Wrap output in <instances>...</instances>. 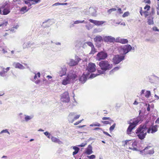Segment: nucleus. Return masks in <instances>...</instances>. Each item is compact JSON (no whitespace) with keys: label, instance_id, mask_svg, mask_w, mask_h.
<instances>
[{"label":"nucleus","instance_id":"obj_1","mask_svg":"<svg viewBox=\"0 0 159 159\" xmlns=\"http://www.w3.org/2000/svg\"><path fill=\"white\" fill-rule=\"evenodd\" d=\"M97 64L101 69L98 70V72L99 74H105L106 71L111 70L113 66L112 64H110L107 60L101 61L97 62Z\"/></svg>","mask_w":159,"mask_h":159},{"label":"nucleus","instance_id":"obj_27","mask_svg":"<svg viewBox=\"0 0 159 159\" xmlns=\"http://www.w3.org/2000/svg\"><path fill=\"white\" fill-rule=\"evenodd\" d=\"M51 139L52 142L55 143H58L59 144H60V143L61 142L57 138L53 136L52 137Z\"/></svg>","mask_w":159,"mask_h":159},{"label":"nucleus","instance_id":"obj_44","mask_svg":"<svg viewBox=\"0 0 159 159\" xmlns=\"http://www.w3.org/2000/svg\"><path fill=\"white\" fill-rule=\"evenodd\" d=\"M75 114L74 112H71L69 115V119L71 120L72 119V117Z\"/></svg>","mask_w":159,"mask_h":159},{"label":"nucleus","instance_id":"obj_45","mask_svg":"<svg viewBox=\"0 0 159 159\" xmlns=\"http://www.w3.org/2000/svg\"><path fill=\"white\" fill-rule=\"evenodd\" d=\"M85 43L87 44L88 46L91 47H92L94 46L92 43L91 42H86Z\"/></svg>","mask_w":159,"mask_h":159},{"label":"nucleus","instance_id":"obj_58","mask_svg":"<svg viewBox=\"0 0 159 159\" xmlns=\"http://www.w3.org/2000/svg\"><path fill=\"white\" fill-rule=\"evenodd\" d=\"M102 122L103 124H110V125H111V123H110L109 122V121H107V120L103 121H102Z\"/></svg>","mask_w":159,"mask_h":159},{"label":"nucleus","instance_id":"obj_17","mask_svg":"<svg viewBox=\"0 0 159 159\" xmlns=\"http://www.w3.org/2000/svg\"><path fill=\"white\" fill-rule=\"evenodd\" d=\"M151 148L150 146H148L146 147L143 150H142L141 152L142 153H143V151H146V153L145 154H153L154 152L153 149H152L151 150H148L149 149Z\"/></svg>","mask_w":159,"mask_h":159},{"label":"nucleus","instance_id":"obj_18","mask_svg":"<svg viewBox=\"0 0 159 159\" xmlns=\"http://www.w3.org/2000/svg\"><path fill=\"white\" fill-rule=\"evenodd\" d=\"M67 69L65 66H64L61 68L60 71L58 72V73L60 77H62L63 75H66Z\"/></svg>","mask_w":159,"mask_h":159},{"label":"nucleus","instance_id":"obj_46","mask_svg":"<svg viewBox=\"0 0 159 159\" xmlns=\"http://www.w3.org/2000/svg\"><path fill=\"white\" fill-rule=\"evenodd\" d=\"M7 133L9 134H10V132L8 131L7 129H5L4 130H2L0 133V134H1L3 133Z\"/></svg>","mask_w":159,"mask_h":159},{"label":"nucleus","instance_id":"obj_8","mask_svg":"<svg viewBox=\"0 0 159 159\" xmlns=\"http://www.w3.org/2000/svg\"><path fill=\"white\" fill-rule=\"evenodd\" d=\"M89 75V73H83L82 75L79 77L78 80L80 82L83 84H84L87 80Z\"/></svg>","mask_w":159,"mask_h":159},{"label":"nucleus","instance_id":"obj_60","mask_svg":"<svg viewBox=\"0 0 159 159\" xmlns=\"http://www.w3.org/2000/svg\"><path fill=\"white\" fill-rule=\"evenodd\" d=\"M83 120V119H82L81 120L78 121L76 122L74 124L75 125H77L79 124Z\"/></svg>","mask_w":159,"mask_h":159},{"label":"nucleus","instance_id":"obj_52","mask_svg":"<svg viewBox=\"0 0 159 159\" xmlns=\"http://www.w3.org/2000/svg\"><path fill=\"white\" fill-rule=\"evenodd\" d=\"M5 71H3V70H2V71H1L0 72V75L1 76L4 77L6 76V75L5 74Z\"/></svg>","mask_w":159,"mask_h":159},{"label":"nucleus","instance_id":"obj_34","mask_svg":"<svg viewBox=\"0 0 159 159\" xmlns=\"http://www.w3.org/2000/svg\"><path fill=\"white\" fill-rule=\"evenodd\" d=\"M120 68V66H117L115 67L114 69L111 70L110 72V74L113 73L114 72L118 70Z\"/></svg>","mask_w":159,"mask_h":159},{"label":"nucleus","instance_id":"obj_11","mask_svg":"<svg viewBox=\"0 0 159 159\" xmlns=\"http://www.w3.org/2000/svg\"><path fill=\"white\" fill-rule=\"evenodd\" d=\"M153 125V122L151 121H150L147 120L143 125H140V126H142V127L147 130L149 128H150L151 127V126H152Z\"/></svg>","mask_w":159,"mask_h":159},{"label":"nucleus","instance_id":"obj_35","mask_svg":"<svg viewBox=\"0 0 159 159\" xmlns=\"http://www.w3.org/2000/svg\"><path fill=\"white\" fill-rule=\"evenodd\" d=\"M8 24V21L6 20H4L1 24H0V27H4L7 25Z\"/></svg>","mask_w":159,"mask_h":159},{"label":"nucleus","instance_id":"obj_33","mask_svg":"<svg viewBox=\"0 0 159 159\" xmlns=\"http://www.w3.org/2000/svg\"><path fill=\"white\" fill-rule=\"evenodd\" d=\"M128 42V40L126 39L121 38L120 43L122 44L127 43Z\"/></svg>","mask_w":159,"mask_h":159},{"label":"nucleus","instance_id":"obj_57","mask_svg":"<svg viewBox=\"0 0 159 159\" xmlns=\"http://www.w3.org/2000/svg\"><path fill=\"white\" fill-rule=\"evenodd\" d=\"M87 144V143H82L80 145H78V146L80 147H83L85 146Z\"/></svg>","mask_w":159,"mask_h":159},{"label":"nucleus","instance_id":"obj_63","mask_svg":"<svg viewBox=\"0 0 159 159\" xmlns=\"http://www.w3.org/2000/svg\"><path fill=\"white\" fill-rule=\"evenodd\" d=\"M93 130H100L102 131H103V129H102L101 128H99V127H96V128H94L93 129Z\"/></svg>","mask_w":159,"mask_h":159},{"label":"nucleus","instance_id":"obj_9","mask_svg":"<svg viewBox=\"0 0 159 159\" xmlns=\"http://www.w3.org/2000/svg\"><path fill=\"white\" fill-rule=\"evenodd\" d=\"M80 60V58L78 57H75V60L70 59L69 62H68V64L70 66H74L77 65Z\"/></svg>","mask_w":159,"mask_h":159},{"label":"nucleus","instance_id":"obj_55","mask_svg":"<svg viewBox=\"0 0 159 159\" xmlns=\"http://www.w3.org/2000/svg\"><path fill=\"white\" fill-rule=\"evenodd\" d=\"M91 15L93 16H96V11L95 9H93V11Z\"/></svg>","mask_w":159,"mask_h":159},{"label":"nucleus","instance_id":"obj_39","mask_svg":"<svg viewBox=\"0 0 159 159\" xmlns=\"http://www.w3.org/2000/svg\"><path fill=\"white\" fill-rule=\"evenodd\" d=\"M116 10V9L115 8H112L108 10L107 11V12L108 14H110L113 11H115Z\"/></svg>","mask_w":159,"mask_h":159},{"label":"nucleus","instance_id":"obj_28","mask_svg":"<svg viewBox=\"0 0 159 159\" xmlns=\"http://www.w3.org/2000/svg\"><path fill=\"white\" fill-rule=\"evenodd\" d=\"M34 74H35V75L34 76V79L32 80L33 82H34V81L37 78V76L39 78L41 75L40 73L39 72H38L37 74L34 73Z\"/></svg>","mask_w":159,"mask_h":159},{"label":"nucleus","instance_id":"obj_14","mask_svg":"<svg viewBox=\"0 0 159 159\" xmlns=\"http://www.w3.org/2000/svg\"><path fill=\"white\" fill-rule=\"evenodd\" d=\"M157 131V125H153L150 128H149L148 129L147 132L149 134L150 133L153 134Z\"/></svg>","mask_w":159,"mask_h":159},{"label":"nucleus","instance_id":"obj_21","mask_svg":"<svg viewBox=\"0 0 159 159\" xmlns=\"http://www.w3.org/2000/svg\"><path fill=\"white\" fill-rule=\"evenodd\" d=\"M13 65L16 68H19L21 69H25V67L19 63H15L13 64Z\"/></svg>","mask_w":159,"mask_h":159},{"label":"nucleus","instance_id":"obj_3","mask_svg":"<svg viewBox=\"0 0 159 159\" xmlns=\"http://www.w3.org/2000/svg\"><path fill=\"white\" fill-rule=\"evenodd\" d=\"M147 133V130L140 125L136 130L137 136L141 140L145 138Z\"/></svg>","mask_w":159,"mask_h":159},{"label":"nucleus","instance_id":"obj_42","mask_svg":"<svg viewBox=\"0 0 159 159\" xmlns=\"http://www.w3.org/2000/svg\"><path fill=\"white\" fill-rule=\"evenodd\" d=\"M25 119L26 121H28V120L31 119L33 118V116H29L25 115Z\"/></svg>","mask_w":159,"mask_h":159},{"label":"nucleus","instance_id":"obj_40","mask_svg":"<svg viewBox=\"0 0 159 159\" xmlns=\"http://www.w3.org/2000/svg\"><path fill=\"white\" fill-rule=\"evenodd\" d=\"M91 50L89 53V54H94L96 52V49L93 46L92 47H91Z\"/></svg>","mask_w":159,"mask_h":159},{"label":"nucleus","instance_id":"obj_64","mask_svg":"<svg viewBox=\"0 0 159 159\" xmlns=\"http://www.w3.org/2000/svg\"><path fill=\"white\" fill-rule=\"evenodd\" d=\"M33 4H34V2H29V3H28L27 5H28V7H30L32 5H33Z\"/></svg>","mask_w":159,"mask_h":159},{"label":"nucleus","instance_id":"obj_62","mask_svg":"<svg viewBox=\"0 0 159 159\" xmlns=\"http://www.w3.org/2000/svg\"><path fill=\"white\" fill-rule=\"evenodd\" d=\"M103 131V133L104 134H106V135L107 136H109L111 137V136L107 132L103 131H103Z\"/></svg>","mask_w":159,"mask_h":159},{"label":"nucleus","instance_id":"obj_5","mask_svg":"<svg viewBox=\"0 0 159 159\" xmlns=\"http://www.w3.org/2000/svg\"><path fill=\"white\" fill-rule=\"evenodd\" d=\"M125 56L122 55H115L112 59V62L115 65L119 64L121 61L124 60Z\"/></svg>","mask_w":159,"mask_h":159},{"label":"nucleus","instance_id":"obj_26","mask_svg":"<svg viewBox=\"0 0 159 159\" xmlns=\"http://www.w3.org/2000/svg\"><path fill=\"white\" fill-rule=\"evenodd\" d=\"M31 45V44L30 42H28L26 43H25L23 45V47L24 49L30 47Z\"/></svg>","mask_w":159,"mask_h":159},{"label":"nucleus","instance_id":"obj_61","mask_svg":"<svg viewBox=\"0 0 159 159\" xmlns=\"http://www.w3.org/2000/svg\"><path fill=\"white\" fill-rule=\"evenodd\" d=\"M61 5V3L59 2H56L52 5V6H57Z\"/></svg>","mask_w":159,"mask_h":159},{"label":"nucleus","instance_id":"obj_4","mask_svg":"<svg viewBox=\"0 0 159 159\" xmlns=\"http://www.w3.org/2000/svg\"><path fill=\"white\" fill-rule=\"evenodd\" d=\"M132 47L130 44H127L121 46L119 52L122 55H125L131 50Z\"/></svg>","mask_w":159,"mask_h":159},{"label":"nucleus","instance_id":"obj_37","mask_svg":"<svg viewBox=\"0 0 159 159\" xmlns=\"http://www.w3.org/2000/svg\"><path fill=\"white\" fill-rule=\"evenodd\" d=\"M101 74H94V73H92L90 75V76H89V78L90 79H93L95 77L99 75H101Z\"/></svg>","mask_w":159,"mask_h":159},{"label":"nucleus","instance_id":"obj_43","mask_svg":"<svg viewBox=\"0 0 159 159\" xmlns=\"http://www.w3.org/2000/svg\"><path fill=\"white\" fill-rule=\"evenodd\" d=\"M155 9L154 8H152L151 9V11L149 14V15H150V16H153V15L155 14Z\"/></svg>","mask_w":159,"mask_h":159},{"label":"nucleus","instance_id":"obj_2","mask_svg":"<svg viewBox=\"0 0 159 159\" xmlns=\"http://www.w3.org/2000/svg\"><path fill=\"white\" fill-rule=\"evenodd\" d=\"M2 9V15H6L8 14L11 12V4L9 1H3L2 2L1 7Z\"/></svg>","mask_w":159,"mask_h":159},{"label":"nucleus","instance_id":"obj_7","mask_svg":"<svg viewBox=\"0 0 159 159\" xmlns=\"http://www.w3.org/2000/svg\"><path fill=\"white\" fill-rule=\"evenodd\" d=\"M61 100L65 102H68L70 101V98L68 92H66L61 95Z\"/></svg>","mask_w":159,"mask_h":159},{"label":"nucleus","instance_id":"obj_41","mask_svg":"<svg viewBox=\"0 0 159 159\" xmlns=\"http://www.w3.org/2000/svg\"><path fill=\"white\" fill-rule=\"evenodd\" d=\"M116 125V124L114 123L112 126H110L109 128V130L110 132H112L114 129Z\"/></svg>","mask_w":159,"mask_h":159},{"label":"nucleus","instance_id":"obj_50","mask_svg":"<svg viewBox=\"0 0 159 159\" xmlns=\"http://www.w3.org/2000/svg\"><path fill=\"white\" fill-rule=\"evenodd\" d=\"M129 14V13L128 11H126L122 15V16L123 17H125L128 16Z\"/></svg>","mask_w":159,"mask_h":159},{"label":"nucleus","instance_id":"obj_32","mask_svg":"<svg viewBox=\"0 0 159 159\" xmlns=\"http://www.w3.org/2000/svg\"><path fill=\"white\" fill-rule=\"evenodd\" d=\"M151 95V93L150 91L147 90L145 93V97L147 98H148L150 97Z\"/></svg>","mask_w":159,"mask_h":159},{"label":"nucleus","instance_id":"obj_53","mask_svg":"<svg viewBox=\"0 0 159 159\" xmlns=\"http://www.w3.org/2000/svg\"><path fill=\"white\" fill-rule=\"evenodd\" d=\"M150 8V6L148 5H146L144 7V9H147V11L149 10Z\"/></svg>","mask_w":159,"mask_h":159},{"label":"nucleus","instance_id":"obj_30","mask_svg":"<svg viewBox=\"0 0 159 159\" xmlns=\"http://www.w3.org/2000/svg\"><path fill=\"white\" fill-rule=\"evenodd\" d=\"M80 116V115H77L76 116H75L73 119H72L71 120L69 119V121L70 123H72L75 120H77L78 119Z\"/></svg>","mask_w":159,"mask_h":159},{"label":"nucleus","instance_id":"obj_29","mask_svg":"<svg viewBox=\"0 0 159 159\" xmlns=\"http://www.w3.org/2000/svg\"><path fill=\"white\" fill-rule=\"evenodd\" d=\"M30 8H29L28 9H27V7L26 6H25L23 7H22L20 9V11L21 12H27L29 11V10L30 9Z\"/></svg>","mask_w":159,"mask_h":159},{"label":"nucleus","instance_id":"obj_59","mask_svg":"<svg viewBox=\"0 0 159 159\" xmlns=\"http://www.w3.org/2000/svg\"><path fill=\"white\" fill-rule=\"evenodd\" d=\"M152 30H153L155 31H159V30L158 29L157 27L156 26H154L152 28Z\"/></svg>","mask_w":159,"mask_h":159},{"label":"nucleus","instance_id":"obj_51","mask_svg":"<svg viewBox=\"0 0 159 159\" xmlns=\"http://www.w3.org/2000/svg\"><path fill=\"white\" fill-rule=\"evenodd\" d=\"M121 39V38L120 37H117L116 39H115V42L120 43Z\"/></svg>","mask_w":159,"mask_h":159},{"label":"nucleus","instance_id":"obj_6","mask_svg":"<svg viewBox=\"0 0 159 159\" xmlns=\"http://www.w3.org/2000/svg\"><path fill=\"white\" fill-rule=\"evenodd\" d=\"M107 57L108 54L106 52L102 51L98 53L96 58L97 60L100 61L105 59Z\"/></svg>","mask_w":159,"mask_h":159},{"label":"nucleus","instance_id":"obj_48","mask_svg":"<svg viewBox=\"0 0 159 159\" xmlns=\"http://www.w3.org/2000/svg\"><path fill=\"white\" fill-rule=\"evenodd\" d=\"M102 120H111V121L112 122H113V120L111 119V118L110 117H104L102 118Z\"/></svg>","mask_w":159,"mask_h":159},{"label":"nucleus","instance_id":"obj_54","mask_svg":"<svg viewBox=\"0 0 159 159\" xmlns=\"http://www.w3.org/2000/svg\"><path fill=\"white\" fill-rule=\"evenodd\" d=\"M143 13L144 14L145 17H148L149 15V14L148 13V12L147 11H144L143 12Z\"/></svg>","mask_w":159,"mask_h":159},{"label":"nucleus","instance_id":"obj_15","mask_svg":"<svg viewBox=\"0 0 159 159\" xmlns=\"http://www.w3.org/2000/svg\"><path fill=\"white\" fill-rule=\"evenodd\" d=\"M129 125L127 130V133L129 134H131L132 130L136 127V125L132 122H129Z\"/></svg>","mask_w":159,"mask_h":159},{"label":"nucleus","instance_id":"obj_16","mask_svg":"<svg viewBox=\"0 0 159 159\" xmlns=\"http://www.w3.org/2000/svg\"><path fill=\"white\" fill-rule=\"evenodd\" d=\"M89 21L91 23L94 24L95 25L97 26H100L106 22L105 21H98L93 20L91 19L89 20Z\"/></svg>","mask_w":159,"mask_h":159},{"label":"nucleus","instance_id":"obj_10","mask_svg":"<svg viewBox=\"0 0 159 159\" xmlns=\"http://www.w3.org/2000/svg\"><path fill=\"white\" fill-rule=\"evenodd\" d=\"M96 66L94 63H90L88 66H87L86 70L88 71L87 73H89L94 72L96 70Z\"/></svg>","mask_w":159,"mask_h":159},{"label":"nucleus","instance_id":"obj_19","mask_svg":"<svg viewBox=\"0 0 159 159\" xmlns=\"http://www.w3.org/2000/svg\"><path fill=\"white\" fill-rule=\"evenodd\" d=\"M67 77L71 81L75 80L76 78L77 75L75 73H72L70 72L68 75Z\"/></svg>","mask_w":159,"mask_h":159},{"label":"nucleus","instance_id":"obj_56","mask_svg":"<svg viewBox=\"0 0 159 159\" xmlns=\"http://www.w3.org/2000/svg\"><path fill=\"white\" fill-rule=\"evenodd\" d=\"M87 157L90 159H93L95 157V156L94 155H92L90 156H88Z\"/></svg>","mask_w":159,"mask_h":159},{"label":"nucleus","instance_id":"obj_31","mask_svg":"<svg viewBox=\"0 0 159 159\" xmlns=\"http://www.w3.org/2000/svg\"><path fill=\"white\" fill-rule=\"evenodd\" d=\"M74 24H78L80 23H87V22L85 21L84 20H77L75 21H74Z\"/></svg>","mask_w":159,"mask_h":159},{"label":"nucleus","instance_id":"obj_47","mask_svg":"<svg viewBox=\"0 0 159 159\" xmlns=\"http://www.w3.org/2000/svg\"><path fill=\"white\" fill-rule=\"evenodd\" d=\"M71 147H72L73 148V149L75 150V151H76L79 152L80 150V148L77 147L76 146H72Z\"/></svg>","mask_w":159,"mask_h":159},{"label":"nucleus","instance_id":"obj_25","mask_svg":"<svg viewBox=\"0 0 159 159\" xmlns=\"http://www.w3.org/2000/svg\"><path fill=\"white\" fill-rule=\"evenodd\" d=\"M70 82V81L69 80L68 77H66L65 79H64L62 81V84L66 85L67 84H69Z\"/></svg>","mask_w":159,"mask_h":159},{"label":"nucleus","instance_id":"obj_12","mask_svg":"<svg viewBox=\"0 0 159 159\" xmlns=\"http://www.w3.org/2000/svg\"><path fill=\"white\" fill-rule=\"evenodd\" d=\"M103 40L106 43H113L115 42V39L111 36H106L103 37Z\"/></svg>","mask_w":159,"mask_h":159},{"label":"nucleus","instance_id":"obj_22","mask_svg":"<svg viewBox=\"0 0 159 159\" xmlns=\"http://www.w3.org/2000/svg\"><path fill=\"white\" fill-rule=\"evenodd\" d=\"M137 143L135 141H133L132 143L131 147H129V148L132 149L133 150L137 151Z\"/></svg>","mask_w":159,"mask_h":159},{"label":"nucleus","instance_id":"obj_13","mask_svg":"<svg viewBox=\"0 0 159 159\" xmlns=\"http://www.w3.org/2000/svg\"><path fill=\"white\" fill-rule=\"evenodd\" d=\"M144 116L143 115H139L132 123L136 126L139 123H141L143 120Z\"/></svg>","mask_w":159,"mask_h":159},{"label":"nucleus","instance_id":"obj_24","mask_svg":"<svg viewBox=\"0 0 159 159\" xmlns=\"http://www.w3.org/2000/svg\"><path fill=\"white\" fill-rule=\"evenodd\" d=\"M153 18V16H149L148 17L147 22L149 25H153L154 24Z\"/></svg>","mask_w":159,"mask_h":159},{"label":"nucleus","instance_id":"obj_38","mask_svg":"<svg viewBox=\"0 0 159 159\" xmlns=\"http://www.w3.org/2000/svg\"><path fill=\"white\" fill-rule=\"evenodd\" d=\"M49 20H47L46 21L43 22V25H45V27H49L51 24H48Z\"/></svg>","mask_w":159,"mask_h":159},{"label":"nucleus","instance_id":"obj_36","mask_svg":"<svg viewBox=\"0 0 159 159\" xmlns=\"http://www.w3.org/2000/svg\"><path fill=\"white\" fill-rule=\"evenodd\" d=\"M133 141H134L132 140H126L125 141V144L126 145L128 144L129 145H131V144H132V143Z\"/></svg>","mask_w":159,"mask_h":159},{"label":"nucleus","instance_id":"obj_23","mask_svg":"<svg viewBox=\"0 0 159 159\" xmlns=\"http://www.w3.org/2000/svg\"><path fill=\"white\" fill-rule=\"evenodd\" d=\"M94 41L97 43H100L103 41V39L101 36H97L94 39Z\"/></svg>","mask_w":159,"mask_h":159},{"label":"nucleus","instance_id":"obj_20","mask_svg":"<svg viewBox=\"0 0 159 159\" xmlns=\"http://www.w3.org/2000/svg\"><path fill=\"white\" fill-rule=\"evenodd\" d=\"M93 152L92 150V146L91 144L89 145L86 149L85 153L87 155H90Z\"/></svg>","mask_w":159,"mask_h":159},{"label":"nucleus","instance_id":"obj_49","mask_svg":"<svg viewBox=\"0 0 159 159\" xmlns=\"http://www.w3.org/2000/svg\"><path fill=\"white\" fill-rule=\"evenodd\" d=\"M44 134L48 138H50V134L47 131H46L44 133Z\"/></svg>","mask_w":159,"mask_h":159}]
</instances>
